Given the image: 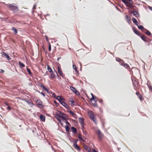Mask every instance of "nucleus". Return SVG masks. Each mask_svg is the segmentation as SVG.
Listing matches in <instances>:
<instances>
[{
  "label": "nucleus",
  "instance_id": "1",
  "mask_svg": "<svg viewBox=\"0 0 152 152\" xmlns=\"http://www.w3.org/2000/svg\"><path fill=\"white\" fill-rule=\"evenodd\" d=\"M88 114L90 118L95 124H97V121L94 112L91 110L88 111Z\"/></svg>",
  "mask_w": 152,
  "mask_h": 152
},
{
  "label": "nucleus",
  "instance_id": "2",
  "mask_svg": "<svg viewBox=\"0 0 152 152\" xmlns=\"http://www.w3.org/2000/svg\"><path fill=\"white\" fill-rule=\"evenodd\" d=\"M133 1L132 0H129L128 1V4H127L126 6L128 7V10H134L136 8V7L133 5Z\"/></svg>",
  "mask_w": 152,
  "mask_h": 152
},
{
  "label": "nucleus",
  "instance_id": "3",
  "mask_svg": "<svg viewBox=\"0 0 152 152\" xmlns=\"http://www.w3.org/2000/svg\"><path fill=\"white\" fill-rule=\"evenodd\" d=\"M8 7L10 10L14 12H17L18 10L17 7L14 5L13 4H10L8 5Z\"/></svg>",
  "mask_w": 152,
  "mask_h": 152
},
{
  "label": "nucleus",
  "instance_id": "4",
  "mask_svg": "<svg viewBox=\"0 0 152 152\" xmlns=\"http://www.w3.org/2000/svg\"><path fill=\"white\" fill-rule=\"evenodd\" d=\"M91 95L92 96V98L90 100L93 105L95 107H98L97 104L96 103V101H95V97L94 96L93 94L91 93Z\"/></svg>",
  "mask_w": 152,
  "mask_h": 152
},
{
  "label": "nucleus",
  "instance_id": "5",
  "mask_svg": "<svg viewBox=\"0 0 152 152\" xmlns=\"http://www.w3.org/2000/svg\"><path fill=\"white\" fill-rule=\"evenodd\" d=\"M132 80L134 88L135 90H136L137 87L138 86V82L137 80Z\"/></svg>",
  "mask_w": 152,
  "mask_h": 152
},
{
  "label": "nucleus",
  "instance_id": "6",
  "mask_svg": "<svg viewBox=\"0 0 152 152\" xmlns=\"http://www.w3.org/2000/svg\"><path fill=\"white\" fill-rule=\"evenodd\" d=\"M96 133L98 135L99 140H101L103 138L104 135L100 130H98L96 131Z\"/></svg>",
  "mask_w": 152,
  "mask_h": 152
},
{
  "label": "nucleus",
  "instance_id": "7",
  "mask_svg": "<svg viewBox=\"0 0 152 152\" xmlns=\"http://www.w3.org/2000/svg\"><path fill=\"white\" fill-rule=\"evenodd\" d=\"M132 10V11H130V12L131 13H133L134 16L136 18H139V15L138 11L136 10V8H135V10Z\"/></svg>",
  "mask_w": 152,
  "mask_h": 152
},
{
  "label": "nucleus",
  "instance_id": "8",
  "mask_svg": "<svg viewBox=\"0 0 152 152\" xmlns=\"http://www.w3.org/2000/svg\"><path fill=\"white\" fill-rule=\"evenodd\" d=\"M70 89L71 90L74 92L76 95H79L80 94L79 92L77 91L76 88H75L74 87L72 86H71L70 87Z\"/></svg>",
  "mask_w": 152,
  "mask_h": 152
},
{
  "label": "nucleus",
  "instance_id": "9",
  "mask_svg": "<svg viewBox=\"0 0 152 152\" xmlns=\"http://www.w3.org/2000/svg\"><path fill=\"white\" fill-rule=\"evenodd\" d=\"M37 104L38 105V107L39 108H41L42 107V102L40 100H37L36 102Z\"/></svg>",
  "mask_w": 152,
  "mask_h": 152
},
{
  "label": "nucleus",
  "instance_id": "10",
  "mask_svg": "<svg viewBox=\"0 0 152 152\" xmlns=\"http://www.w3.org/2000/svg\"><path fill=\"white\" fill-rule=\"evenodd\" d=\"M122 62L120 63H119L121 65L127 69L129 68V66L128 64L126 63H125L124 61H122Z\"/></svg>",
  "mask_w": 152,
  "mask_h": 152
},
{
  "label": "nucleus",
  "instance_id": "11",
  "mask_svg": "<svg viewBox=\"0 0 152 152\" xmlns=\"http://www.w3.org/2000/svg\"><path fill=\"white\" fill-rule=\"evenodd\" d=\"M79 121L81 124L82 127L83 128L84 125V119L82 118H80L79 119Z\"/></svg>",
  "mask_w": 152,
  "mask_h": 152
},
{
  "label": "nucleus",
  "instance_id": "12",
  "mask_svg": "<svg viewBox=\"0 0 152 152\" xmlns=\"http://www.w3.org/2000/svg\"><path fill=\"white\" fill-rule=\"evenodd\" d=\"M73 147L76 150L78 151H80L81 150V148L77 144L73 145Z\"/></svg>",
  "mask_w": 152,
  "mask_h": 152
},
{
  "label": "nucleus",
  "instance_id": "13",
  "mask_svg": "<svg viewBox=\"0 0 152 152\" xmlns=\"http://www.w3.org/2000/svg\"><path fill=\"white\" fill-rule=\"evenodd\" d=\"M58 73L60 74V75L62 77H63L64 75L63 73V72L61 70V68L59 67H58Z\"/></svg>",
  "mask_w": 152,
  "mask_h": 152
},
{
  "label": "nucleus",
  "instance_id": "14",
  "mask_svg": "<svg viewBox=\"0 0 152 152\" xmlns=\"http://www.w3.org/2000/svg\"><path fill=\"white\" fill-rule=\"evenodd\" d=\"M145 42H147V37L144 35H140V36H139Z\"/></svg>",
  "mask_w": 152,
  "mask_h": 152
},
{
  "label": "nucleus",
  "instance_id": "15",
  "mask_svg": "<svg viewBox=\"0 0 152 152\" xmlns=\"http://www.w3.org/2000/svg\"><path fill=\"white\" fill-rule=\"evenodd\" d=\"M125 17H126V20L127 22L128 23H129L131 22L130 17L129 16L127 15H126L125 16Z\"/></svg>",
  "mask_w": 152,
  "mask_h": 152
},
{
  "label": "nucleus",
  "instance_id": "16",
  "mask_svg": "<svg viewBox=\"0 0 152 152\" xmlns=\"http://www.w3.org/2000/svg\"><path fill=\"white\" fill-rule=\"evenodd\" d=\"M2 54L8 60H10L11 58L7 54H6L5 53L3 52L2 53Z\"/></svg>",
  "mask_w": 152,
  "mask_h": 152
},
{
  "label": "nucleus",
  "instance_id": "17",
  "mask_svg": "<svg viewBox=\"0 0 152 152\" xmlns=\"http://www.w3.org/2000/svg\"><path fill=\"white\" fill-rule=\"evenodd\" d=\"M133 31L138 36H140L141 34L139 33V31L137 30L134 27H133Z\"/></svg>",
  "mask_w": 152,
  "mask_h": 152
},
{
  "label": "nucleus",
  "instance_id": "18",
  "mask_svg": "<svg viewBox=\"0 0 152 152\" xmlns=\"http://www.w3.org/2000/svg\"><path fill=\"white\" fill-rule=\"evenodd\" d=\"M39 118L43 122L45 121V117L44 115H43L42 114H41L39 116Z\"/></svg>",
  "mask_w": 152,
  "mask_h": 152
},
{
  "label": "nucleus",
  "instance_id": "19",
  "mask_svg": "<svg viewBox=\"0 0 152 152\" xmlns=\"http://www.w3.org/2000/svg\"><path fill=\"white\" fill-rule=\"evenodd\" d=\"M71 130L72 132L75 134H77V129L74 127H71Z\"/></svg>",
  "mask_w": 152,
  "mask_h": 152
},
{
  "label": "nucleus",
  "instance_id": "20",
  "mask_svg": "<svg viewBox=\"0 0 152 152\" xmlns=\"http://www.w3.org/2000/svg\"><path fill=\"white\" fill-rule=\"evenodd\" d=\"M69 102H71L70 104L71 106H73L75 105V102L72 99H70L69 100Z\"/></svg>",
  "mask_w": 152,
  "mask_h": 152
},
{
  "label": "nucleus",
  "instance_id": "21",
  "mask_svg": "<svg viewBox=\"0 0 152 152\" xmlns=\"http://www.w3.org/2000/svg\"><path fill=\"white\" fill-rule=\"evenodd\" d=\"M84 148L88 152H90L91 151V149L89 147L85 145Z\"/></svg>",
  "mask_w": 152,
  "mask_h": 152
},
{
  "label": "nucleus",
  "instance_id": "22",
  "mask_svg": "<svg viewBox=\"0 0 152 152\" xmlns=\"http://www.w3.org/2000/svg\"><path fill=\"white\" fill-rule=\"evenodd\" d=\"M68 112H69L70 114L72 115L74 117H75L76 116V114L71 110L68 111Z\"/></svg>",
  "mask_w": 152,
  "mask_h": 152
},
{
  "label": "nucleus",
  "instance_id": "23",
  "mask_svg": "<svg viewBox=\"0 0 152 152\" xmlns=\"http://www.w3.org/2000/svg\"><path fill=\"white\" fill-rule=\"evenodd\" d=\"M116 60L118 62H119L120 63L122 62V61H124L122 59L119 58H118V57L116 58Z\"/></svg>",
  "mask_w": 152,
  "mask_h": 152
},
{
  "label": "nucleus",
  "instance_id": "24",
  "mask_svg": "<svg viewBox=\"0 0 152 152\" xmlns=\"http://www.w3.org/2000/svg\"><path fill=\"white\" fill-rule=\"evenodd\" d=\"M47 68L48 71L49 72L51 73L53 72V70L49 65H48L47 66Z\"/></svg>",
  "mask_w": 152,
  "mask_h": 152
},
{
  "label": "nucleus",
  "instance_id": "25",
  "mask_svg": "<svg viewBox=\"0 0 152 152\" xmlns=\"http://www.w3.org/2000/svg\"><path fill=\"white\" fill-rule=\"evenodd\" d=\"M41 87L45 91H47V92L48 91V89L46 88L44 86L41 85Z\"/></svg>",
  "mask_w": 152,
  "mask_h": 152
},
{
  "label": "nucleus",
  "instance_id": "26",
  "mask_svg": "<svg viewBox=\"0 0 152 152\" xmlns=\"http://www.w3.org/2000/svg\"><path fill=\"white\" fill-rule=\"evenodd\" d=\"M132 20L133 21V23L134 24H136V23H138V22L137 21V20L136 18H132Z\"/></svg>",
  "mask_w": 152,
  "mask_h": 152
},
{
  "label": "nucleus",
  "instance_id": "27",
  "mask_svg": "<svg viewBox=\"0 0 152 152\" xmlns=\"http://www.w3.org/2000/svg\"><path fill=\"white\" fill-rule=\"evenodd\" d=\"M78 138L80 139V141H83L84 140H83L82 137V135L80 134H78Z\"/></svg>",
  "mask_w": 152,
  "mask_h": 152
},
{
  "label": "nucleus",
  "instance_id": "28",
  "mask_svg": "<svg viewBox=\"0 0 152 152\" xmlns=\"http://www.w3.org/2000/svg\"><path fill=\"white\" fill-rule=\"evenodd\" d=\"M12 30L13 31L15 34H16L18 33V31L17 29L15 28L14 27H12Z\"/></svg>",
  "mask_w": 152,
  "mask_h": 152
},
{
  "label": "nucleus",
  "instance_id": "29",
  "mask_svg": "<svg viewBox=\"0 0 152 152\" xmlns=\"http://www.w3.org/2000/svg\"><path fill=\"white\" fill-rule=\"evenodd\" d=\"M62 105L66 108H68L69 107L68 105L64 102L62 103Z\"/></svg>",
  "mask_w": 152,
  "mask_h": 152
},
{
  "label": "nucleus",
  "instance_id": "30",
  "mask_svg": "<svg viewBox=\"0 0 152 152\" xmlns=\"http://www.w3.org/2000/svg\"><path fill=\"white\" fill-rule=\"evenodd\" d=\"M61 116V115H58V114H57L55 116V118L58 121V120L60 119L59 118H60Z\"/></svg>",
  "mask_w": 152,
  "mask_h": 152
},
{
  "label": "nucleus",
  "instance_id": "31",
  "mask_svg": "<svg viewBox=\"0 0 152 152\" xmlns=\"http://www.w3.org/2000/svg\"><path fill=\"white\" fill-rule=\"evenodd\" d=\"M27 71L30 75H32V73L31 72L30 69L27 67Z\"/></svg>",
  "mask_w": 152,
  "mask_h": 152
},
{
  "label": "nucleus",
  "instance_id": "32",
  "mask_svg": "<svg viewBox=\"0 0 152 152\" xmlns=\"http://www.w3.org/2000/svg\"><path fill=\"white\" fill-rule=\"evenodd\" d=\"M146 34L148 36H150L151 34V33L148 31L147 30L145 32Z\"/></svg>",
  "mask_w": 152,
  "mask_h": 152
},
{
  "label": "nucleus",
  "instance_id": "33",
  "mask_svg": "<svg viewBox=\"0 0 152 152\" xmlns=\"http://www.w3.org/2000/svg\"><path fill=\"white\" fill-rule=\"evenodd\" d=\"M19 64L22 67H24L25 66V65L23 63L20 61H19Z\"/></svg>",
  "mask_w": 152,
  "mask_h": 152
},
{
  "label": "nucleus",
  "instance_id": "34",
  "mask_svg": "<svg viewBox=\"0 0 152 152\" xmlns=\"http://www.w3.org/2000/svg\"><path fill=\"white\" fill-rule=\"evenodd\" d=\"M73 68L75 70L76 72H77V73L78 72V71L77 70V69L76 65H73Z\"/></svg>",
  "mask_w": 152,
  "mask_h": 152
},
{
  "label": "nucleus",
  "instance_id": "35",
  "mask_svg": "<svg viewBox=\"0 0 152 152\" xmlns=\"http://www.w3.org/2000/svg\"><path fill=\"white\" fill-rule=\"evenodd\" d=\"M139 98L141 101H142L143 99L142 95L141 94H140Z\"/></svg>",
  "mask_w": 152,
  "mask_h": 152
},
{
  "label": "nucleus",
  "instance_id": "36",
  "mask_svg": "<svg viewBox=\"0 0 152 152\" xmlns=\"http://www.w3.org/2000/svg\"><path fill=\"white\" fill-rule=\"evenodd\" d=\"M138 27L139 29L141 30H142L144 28V27L142 25L138 26Z\"/></svg>",
  "mask_w": 152,
  "mask_h": 152
},
{
  "label": "nucleus",
  "instance_id": "37",
  "mask_svg": "<svg viewBox=\"0 0 152 152\" xmlns=\"http://www.w3.org/2000/svg\"><path fill=\"white\" fill-rule=\"evenodd\" d=\"M65 129H66V131L67 132H69L70 129L69 127V126H66L65 127Z\"/></svg>",
  "mask_w": 152,
  "mask_h": 152
},
{
  "label": "nucleus",
  "instance_id": "38",
  "mask_svg": "<svg viewBox=\"0 0 152 152\" xmlns=\"http://www.w3.org/2000/svg\"><path fill=\"white\" fill-rule=\"evenodd\" d=\"M60 118H61L62 120L64 121H66V119L64 117V116H61Z\"/></svg>",
  "mask_w": 152,
  "mask_h": 152
},
{
  "label": "nucleus",
  "instance_id": "39",
  "mask_svg": "<svg viewBox=\"0 0 152 152\" xmlns=\"http://www.w3.org/2000/svg\"><path fill=\"white\" fill-rule=\"evenodd\" d=\"M78 141L77 139H75L74 140L73 145L77 144V143Z\"/></svg>",
  "mask_w": 152,
  "mask_h": 152
},
{
  "label": "nucleus",
  "instance_id": "40",
  "mask_svg": "<svg viewBox=\"0 0 152 152\" xmlns=\"http://www.w3.org/2000/svg\"><path fill=\"white\" fill-rule=\"evenodd\" d=\"M122 2L124 3L126 5L127 4H128V1H127L126 0H122Z\"/></svg>",
  "mask_w": 152,
  "mask_h": 152
},
{
  "label": "nucleus",
  "instance_id": "41",
  "mask_svg": "<svg viewBox=\"0 0 152 152\" xmlns=\"http://www.w3.org/2000/svg\"><path fill=\"white\" fill-rule=\"evenodd\" d=\"M50 77L51 78H54L55 77V75L54 73H52L50 75Z\"/></svg>",
  "mask_w": 152,
  "mask_h": 152
},
{
  "label": "nucleus",
  "instance_id": "42",
  "mask_svg": "<svg viewBox=\"0 0 152 152\" xmlns=\"http://www.w3.org/2000/svg\"><path fill=\"white\" fill-rule=\"evenodd\" d=\"M57 100H58L59 101L61 100V97L60 96H58L56 98Z\"/></svg>",
  "mask_w": 152,
  "mask_h": 152
},
{
  "label": "nucleus",
  "instance_id": "43",
  "mask_svg": "<svg viewBox=\"0 0 152 152\" xmlns=\"http://www.w3.org/2000/svg\"><path fill=\"white\" fill-rule=\"evenodd\" d=\"M100 120L102 122L103 125H104L105 124L104 120L102 119H101Z\"/></svg>",
  "mask_w": 152,
  "mask_h": 152
},
{
  "label": "nucleus",
  "instance_id": "44",
  "mask_svg": "<svg viewBox=\"0 0 152 152\" xmlns=\"http://www.w3.org/2000/svg\"><path fill=\"white\" fill-rule=\"evenodd\" d=\"M49 48H48V49H49V50L50 51L51 50V45L50 44V43H49Z\"/></svg>",
  "mask_w": 152,
  "mask_h": 152
},
{
  "label": "nucleus",
  "instance_id": "45",
  "mask_svg": "<svg viewBox=\"0 0 152 152\" xmlns=\"http://www.w3.org/2000/svg\"><path fill=\"white\" fill-rule=\"evenodd\" d=\"M58 121L59 123L61 125H63V122H62L61 120L60 119V120H58Z\"/></svg>",
  "mask_w": 152,
  "mask_h": 152
},
{
  "label": "nucleus",
  "instance_id": "46",
  "mask_svg": "<svg viewBox=\"0 0 152 152\" xmlns=\"http://www.w3.org/2000/svg\"><path fill=\"white\" fill-rule=\"evenodd\" d=\"M148 86L150 90H152V87L151 86V85H148Z\"/></svg>",
  "mask_w": 152,
  "mask_h": 152
},
{
  "label": "nucleus",
  "instance_id": "47",
  "mask_svg": "<svg viewBox=\"0 0 152 152\" xmlns=\"http://www.w3.org/2000/svg\"><path fill=\"white\" fill-rule=\"evenodd\" d=\"M59 112V113H60V114H61V115H64V116H65V117H66V114H64V113H62V112Z\"/></svg>",
  "mask_w": 152,
  "mask_h": 152
},
{
  "label": "nucleus",
  "instance_id": "48",
  "mask_svg": "<svg viewBox=\"0 0 152 152\" xmlns=\"http://www.w3.org/2000/svg\"><path fill=\"white\" fill-rule=\"evenodd\" d=\"M52 96L55 98H56L57 97L56 96V95L54 93L52 94Z\"/></svg>",
  "mask_w": 152,
  "mask_h": 152
},
{
  "label": "nucleus",
  "instance_id": "49",
  "mask_svg": "<svg viewBox=\"0 0 152 152\" xmlns=\"http://www.w3.org/2000/svg\"><path fill=\"white\" fill-rule=\"evenodd\" d=\"M136 94L138 96L140 95V93H139V92H136Z\"/></svg>",
  "mask_w": 152,
  "mask_h": 152
},
{
  "label": "nucleus",
  "instance_id": "50",
  "mask_svg": "<svg viewBox=\"0 0 152 152\" xmlns=\"http://www.w3.org/2000/svg\"><path fill=\"white\" fill-rule=\"evenodd\" d=\"M36 5L35 4L34 5V6H33V10H34L35 9H36Z\"/></svg>",
  "mask_w": 152,
  "mask_h": 152
},
{
  "label": "nucleus",
  "instance_id": "51",
  "mask_svg": "<svg viewBox=\"0 0 152 152\" xmlns=\"http://www.w3.org/2000/svg\"><path fill=\"white\" fill-rule=\"evenodd\" d=\"M59 102L60 103H61L62 104V103H64V102L63 101H62V100H60V101H59Z\"/></svg>",
  "mask_w": 152,
  "mask_h": 152
},
{
  "label": "nucleus",
  "instance_id": "52",
  "mask_svg": "<svg viewBox=\"0 0 152 152\" xmlns=\"http://www.w3.org/2000/svg\"><path fill=\"white\" fill-rule=\"evenodd\" d=\"M41 94L43 96H45V94L44 93L42 92L41 93Z\"/></svg>",
  "mask_w": 152,
  "mask_h": 152
},
{
  "label": "nucleus",
  "instance_id": "53",
  "mask_svg": "<svg viewBox=\"0 0 152 152\" xmlns=\"http://www.w3.org/2000/svg\"><path fill=\"white\" fill-rule=\"evenodd\" d=\"M11 109V108L10 107V106H8L7 107V110H10Z\"/></svg>",
  "mask_w": 152,
  "mask_h": 152
},
{
  "label": "nucleus",
  "instance_id": "54",
  "mask_svg": "<svg viewBox=\"0 0 152 152\" xmlns=\"http://www.w3.org/2000/svg\"><path fill=\"white\" fill-rule=\"evenodd\" d=\"M66 121V123L67 124H68V125H70V124H69V123L66 120V121Z\"/></svg>",
  "mask_w": 152,
  "mask_h": 152
},
{
  "label": "nucleus",
  "instance_id": "55",
  "mask_svg": "<svg viewBox=\"0 0 152 152\" xmlns=\"http://www.w3.org/2000/svg\"><path fill=\"white\" fill-rule=\"evenodd\" d=\"M93 152H98V151H96L94 149H93Z\"/></svg>",
  "mask_w": 152,
  "mask_h": 152
},
{
  "label": "nucleus",
  "instance_id": "56",
  "mask_svg": "<svg viewBox=\"0 0 152 152\" xmlns=\"http://www.w3.org/2000/svg\"><path fill=\"white\" fill-rule=\"evenodd\" d=\"M1 73H4V70H3V69H1Z\"/></svg>",
  "mask_w": 152,
  "mask_h": 152
},
{
  "label": "nucleus",
  "instance_id": "57",
  "mask_svg": "<svg viewBox=\"0 0 152 152\" xmlns=\"http://www.w3.org/2000/svg\"><path fill=\"white\" fill-rule=\"evenodd\" d=\"M5 104L7 105V106H9V104L8 103H7V102H5Z\"/></svg>",
  "mask_w": 152,
  "mask_h": 152
},
{
  "label": "nucleus",
  "instance_id": "58",
  "mask_svg": "<svg viewBox=\"0 0 152 152\" xmlns=\"http://www.w3.org/2000/svg\"><path fill=\"white\" fill-rule=\"evenodd\" d=\"M45 38H46V41H48V37L46 36H45Z\"/></svg>",
  "mask_w": 152,
  "mask_h": 152
},
{
  "label": "nucleus",
  "instance_id": "59",
  "mask_svg": "<svg viewBox=\"0 0 152 152\" xmlns=\"http://www.w3.org/2000/svg\"><path fill=\"white\" fill-rule=\"evenodd\" d=\"M99 102L100 103H102V100H99Z\"/></svg>",
  "mask_w": 152,
  "mask_h": 152
},
{
  "label": "nucleus",
  "instance_id": "60",
  "mask_svg": "<svg viewBox=\"0 0 152 152\" xmlns=\"http://www.w3.org/2000/svg\"><path fill=\"white\" fill-rule=\"evenodd\" d=\"M48 72H47L45 73V75H48Z\"/></svg>",
  "mask_w": 152,
  "mask_h": 152
},
{
  "label": "nucleus",
  "instance_id": "61",
  "mask_svg": "<svg viewBox=\"0 0 152 152\" xmlns=\"http://www.w3.org/2000/svg\"><path fill=\"white\" fill-rule=\"evenodd\" d=\"M138 23H136V24H135L137 26H138L139 25L138 24Z\"/></svg>",
  "mask_w": 152,
  "mask_h": 152
},
{
  "label": "nucleus",
  "instance_id": "62",
  "mask_svg": "<svg viewBox=\"0 0 152 152\" xmlns=\"http://www.w3.org/2000/svg\"><path fill=\"white\" fill-rule=\"evenodd\" d=\"M60 58H60H57V60L58 61L59 60V59Z\"/></svg>",
  "mask_w": 152,
  "mask_h": 152
},
{
  "label": "nucleus",
  "instance_id": "63",
  "mask_svg": "<svg viewBox=\"0 0 152 152\" xmlns=\"http://www.w3.org/2000/svg\"><path fill=\"white\" fill-rule=\"evenodd\" d=\"M54 102L56 103V104H57V103H56V101H54Z\"/></svg>",
  "mask_w": 152,
  "mask_h": 152
},
{
  "label": "nucleus",
  "instance_id": "64",
  "mask_svg": "<svg viewBox=\"0 0 152 152\" xmlns=\"http://www.w3.org/2000/svg\"><path fill=\"white\" fill-rule=\"evenodd\" d=\"M150 8H151V9H152V7H151Z\"/></svg>",
  "mask_w": 152,
  "mask_h": 152
}]
</instances>
